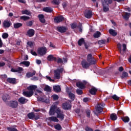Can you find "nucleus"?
<instances>
[{
    "label": "nucleus",
    "instance_id": "1",
    "mask_svg": "<svg viewBox=\"0 0 131 131\" xmlns=\"http://www.w3.org/2000/svg\"><path fill=\"white\" fill-rule=\"evenodd\" d=\"M105 107V103H98L95 106L96 111L94 112V114L98 116V114L102 113L103 112V107Z\"/></svg>",
    "mask_w": 131,
    "mask_h": 131
},
{
    "label": "nucleus",
    "instance_id": "2",
    "mask_svg": "<svg viewBox=\"0 0 131 131\" xmlns=\"http://www.w3.org/2000/svg\"><path fill=\"white\" fill-rule=\"evenodd\" d=\"M64 69L63 68L58 69L54 71V76L56 79H60L61 78V73H63Z\"/></svg>",
    "mask_w": 131,
    "mask_h": 131
},
{
    "label": "nucleus",
    "instance_id": "3",
    "mask_svg": "<svg viewBox=\"0 0 131 131\" xmlns=\"http://www.w3.org/2000/svg\"><path fill=\"white\" fill-rule=\"evenodd\" d=\"M87 61L89 64L91 65H96L97 63V60L95 59V58L93 57L92 54H89L87 56Z\"/></svg>",
    "mask_w": 131,
    "mask_h": 131
},
{
    "label": "nucleus",
    "instance_id": "4",
    "mask_svg": "<svg viewBox=\"0 0 131 131\" xmlns=\"http://www.w3.org/2000/svg\"><path fill=\"white\" fill-rule=\"evenodd\" d=\"M56 113L57 114V118H59L61 121L64 120L65 115L63 112L61 111L60 109H57Z\"/></svg>",
    "mask_w": 131,
    "mask_h": 131
},
{
    "label": "nucleus",
    "instance_id": "5",
    "mask_svg": "<svg viewBox=\"0 0 131 131\" xmlns=\"http://www.w3.org/2000/svg\"><path fill=\"white\" fill-rule=\"evenodd\" d=\"M38 54L40 56H45L47 54V48L46 47H41L38 49L37 50Z\"/></svg>",
    "mask_w": 131,
    "mask_h": 131
},
{
    "label": "nucleus",
    "instance_id": "6",
    "mask_svg": "<svg viewBox=\"0 0 131 131\" xmlns=\"http://www.w3.org/2000/svg\"><path fill=\"white\" fill-rule=\"evenodd\" d=\"M18 101L17 100H11L9 102V106L11 107V108H13V109H16V108H18Z\"/></svg>",
    "mask_w": 131,
    "mask_h": 131
},
{
    "label": "nucleus",
    "instance_id": "7",
    "mask_svg": "<svg viewBox=\"0 0 131 131\" xmlns=\"http://www.w3.org/2000/svg\"><path fill=\"white\" fill-rule=\"evenodd\" d=\"M37 101H38V102H42V103H46V104H49V103H50L49 99H48L46 97V96H43L42 97L38 96V97H37Z\"/></svg>",
    "mask_w": 131,
    "mask_h": 131
},
{
    "label": "nucleus",
    "instance_id": "8",
    "mask_svg": "<svg viewBox=\"0 0 131 131\" xmlns=\"http://www.w3.org/2000/svg\"><path fill=\"white\" fill-rule=\"evenodd\" d=\"M57 31L60 32V33H65L68 30V29L67 27L64 26H60V27H57L56 28Z\"/></svg>",
    "mask_w": 131,
    "mask_h": 131
},
{
    "label": "nucleus",
    "instance_id": "9",
    "mask_svg": "<svg viewBox=\"0 0 131 131\" xmlns=\"http://www.w3.org/2000/svg\"><path fill=\"white\" fill-rule=\"evenodd\" d=\"M54 20L55 23H60L64 21V17L62 15L56 16L54 18Z\"/></svg>",
    "mask_w": 131,
    "mask_h": 131
},
{
    "label": "nucleus",
    "instance_id": "10",
    "mask_svg": "<svg viewBox=\"0 0 131 131\" xmlns=\"http://www.w3.org/2000/svg\"><path fill=\"white\" fill-rule=\"evenodd\" d=\"M81 65L82 68L84 69H89L90 68V66H91V64L88 62L86 60H83L81 61Z\"/></svg>",
    "mask_w": 131,
    "mask_h": 131
},
{
    "label": "nucleus",
    "instance_id": "11",
    "mask_svg": "<svg viewBox=\"0 0 131 131\" xmlns=\"http://www.w3.org/2000/svg\"><path fill=\"white\" fill-rule=\"evenodd\" d=\"M84 17L87 19H91L93 17V12L91 10H88L84 13Z\"/></svg>",
    "mask_w": 131,
    "mask_h": 131
},
{
    "label": "nucleus",
    "instance_id": "12",
    "mask_svg": "<svg viewBox=\"0 0 131 131\" xmlns=\"http://www.w3.org/2000/svg\"><path fill=\"white\" fill-rule=\"evenodd\" d=\"M33 91H24L23 93V95H24L25 97L30 98V97H32V96H33Z\"/></svg>",
    "mask_w": 131,
    "mask_h": 131
},
{
    "label": "nucleus",
    "instance_id": "13",
    "mask_svg": "<svg viewBox=\"0 0 131 131\" xmlns=\"http://www.w3.org/2000/svg\"><path fill=\"white\" fill-rule=\"evenodd\" d=\"M56 108H57V106L55 105L51 106L49 113V115H55V114L57 112V111H56Z\"/></svg>",
    "mask_w": 131,
    "mask_h": 131
},
{
    "label": "nucleus",
    "instance_id": "14",
    "mask_svg": "<svg viewBox=\"0 0 131 131\" xmlns=\"http://www.w3.org/2000/svg\"><path fill=\"white\" fill-rule=\"evenodd\" d=\"M62 108L64 110H69L71 109V105L69 104V102H64L62 103Z\"/></svg>",
    "mask_w": 131,
    "mask_h": 131
},
{
    "label": "nucleus",
    "instance_id": "15",
    "mask_svg": "<svg viewBox=\"0 0 131 131\" xmlns=\"http://www.w3.org/2000/svg\"><path fill=\"white\" fill-rule=\"evenodd\" d=\"M18 102H19L20 104H22L23 105L24 104H26V103L28 102V100L25 97H21L18 99Z\"/></svg>",
    "mask_w": 131,
    "mask_h": 131
},
{
    "label": "nucleus",
    "instance_id": "16",
    "mask_svg": "<svg viewBox=\"0 0 131 131\" xmlns=\"http://www.w3.org/2000/svg\"><path fill=\"white\" fill-rule=\"evenodd\" d=\"M27 35L29 37H32L35 33V31L33 30V29H30L28 31H27Z\"/></svg>",
    "mask_w": 131,
    "mask_h": 131
},
{
    "label": "nucleus",
    "instance_id": "17",
    "mask_svg": "<svg viewBox=\"0 0 131 131\" xmlns=\"http://www.w3.org/2000/svg\"><path fill=\"white\" fill-rule=\"evenodd\" d=\"M11 26H12V23L9 20H4L3 23V27L5 28H9Z\"/></svg>",
    "mask_w": 131,
    "mask_h": 131
},
{
    "label": "nucleus",
    "instance_id": "18",
    "mask_svg": "<svg viewBox=\"0 0 131 131\" xmlns=\"http://www.w3.org/2000/svg\"><path fill=\"white\" fill-rule=\"evenodd\" d=\"M76 85L77 88H79V89H81V90H83V89H85V85H84V84L80 81L77 82L76 83Z\"/></svg>",
    "mask_w": 131,
    "mask_h": 131
},
{
    "label": "nucleus",
    "instance_id": "19",
    "mask_svg": "<svg viewBox=\"0 0 131 131\" xmlns=\"http://www.w3.org/2000/svg\"><path fill=\"white\" fill-rule=\"evenodd\" d=\"M7 81L9 83H11V84H16V78H8L7 79Z\"/></svg>",
    "mask_w": 131,
    "mask_h": 131
},
{
    "label": "nucleus",
    "instance_id": "20",
    "mask_svg": "<svg viewBox=\"0 0 131 131\" xmlns=\"http://www.w3.org/2000/svg\"><path fill=\"white\" fill-rule=\"evenodd\" d=\"M36 89H37V86L35 85H31L27 88V90L30 92H33V91H35Z\"/></svg>",
    "mask_w": 131,
    "mask_h": 131
},
{
    "label": "nucleus",
    "instance_id": "21",
    "mask_svg": "<svg viewBox=\"0 0 131 131\" xmlns=\"http://www.w3.org/2000/svg\"><path fill=\"white\" fill-rule=\"evenodd\" d=\"M97 92H98V89L95 87L92 88L89 91L90 94L93 95V96H95V95L97 94Z\"/></svg>",
    "mask_w": 131,
    "mask_h": 131
},
{
    "label": "nucleus",
    "instance_id": "22",
    "mask_svg": "<svg viewBox=\"0 0 131 131\" xmlns=\"http://www.w3.org/2000/svg\"><path fill=\"white\" fill-rule=\"evenodd\" d=\"M38 18L41 23L44 24L46 22V19H45V15L43 14H39Z\"/></svg>",
    "mask_w": 131,
    "mask_h": 131
},
{
    "label": "nucleus",
    "instance_id": "23",
    "mask_svg": "<svg viewBox=\"0 0 131 131\" xmlns=\"http://www.w3.org/2000/svg\"><path fill=\"white\" fill-rule=\"evenodd\" d=\"M47 60L48 61H55V62L57 61V58L54 57V55L50 54L48 55L47 57Z\"/></svg>",
    "mask_w": 131,
    "mask_h": 131
},
{
    "label": "nucleus",
    "instance_id": "24",
    "mask_svg": "<svg viewBox=\"0 0 131 131\" xmlns=\"http://www.w3.org/2000/svg\"><path fill=\"white\" fill-rule=\"evenodd\" d=\"M48 120H49V121H53V122H59V119L54 116L49 117Z\"/></svg>",
    "mask_w": 131,
    "mask_h": 131
},
{
    "label": "nucleus",
    "instance_id": "25",
    "mask_svg": "<svg viewBox=\"0 0 131 131\" xmlns=\"http://www.w3.org/2000/svg\"><path fill=\"white\" fill-rule=\"evenodd\" d=\"M35 73H36V72H35V71H33L32 73L29 72L26 73V77L28 78H30V77H32L34 75H35Z\"/></svg>",
    "mask_w": 131,
    "mask_h": 131
},
{
    "label": "nucleus",
    "instance_id": "26",
    "mask_svg": "<svg viewBox=\"0 0 131 131\" xmlns=\"http://www.w3.org/2000/svg\"><path fill=\"white\" fill-rule=\"evenodd\" d=\"M42 10L46 13H53V9L51 7H45Z\"/></svg>",
    "mask_w": 131,
    "mask_h": 131
},
{
    "label": "nucleus",
    "instance_id": "27",
    "mask_svg": "<svg viewBox=\"0 0 131 131\" xmlns=\"http://www.w3.org/2000/svg\"><path fill=\"white\" fill-rule=\"evenodd\" d=\"M2 100H3L4 102H7L8 100H10L11 97H10V95L8 94H5L2 96Z\"/></svg>",
    "mask_w": 131,
    "mask_h": 131
},
{
    "label": "nucleus",
    "instance_id": "28",
    "mask_svg": "<svg viewBox=\"0 0 131 131\" xmlns=\"http://www.w3.org/2000/svg\"><path fill=\"white\" fill-rule=\"evenodd\" d=\"M53 91H54L55 93H60V92H61V87L59 85L54 86Z\"/></svg>",
    "mask_w": 131,
    "mask_h": 131
},
{
    "label": "nucleus",
    "instance_id": "29",
    "mask_svg": "<svg viewBox=\"0 0 131 131\" xmlns=\"http://www.w3.org/2000/svg\"><path fill=\"white\" fill-rule=\"evenodd\" d=\"M112 4V0H104L102 6H108Z\"/></svg>",
    "mask_w": 131,
    "mask_h": 131
},
{
    "label": "nucleus",
    "instance_id": "30",
    "mask_svg": "<svg viewBox=\"0 0 131 131\" xmlns=\"http://www.w3.org/2000/svg\"><path fill=\"white\" fill-rule=\"evenodd\" d=\"M110 119L113 121H115L117 119V115L116 114L113 113L110 115Z\"/></svg>",
    "mask_w": 131,
    "mask_h": 131
},
{
    "label": "nucleus",
    "instance_id": "31",
    "mask_svg": "<svg viewBox=\"0 0 131 131\" xmlns=\"http://www.w3.org/2000/svg\"><path fill=\"white\" fill-rule=\"evenodd\" d=\"M85 42V41L84 40V38H81L78 41V45L79 46V47H81L82 46L83 43L84 44Z\"/></svg>",
    "mask_w": 131,
    "mask_h": 131
},
{
    "label": "nucleus",
    "instance_id": "32",
    "mask_svg": "<svg viewBox=\"0 0 131 131\" xmlns=\"http://www.w3.org/2000/svg\"><path fill=\"white\" fill-rule=\"evenodd\" d=\"M109 33L113 36H116L117 35V32H116L115 30L112 29L109 30Z\"/></svg>",
    "mask_w": 131,
    "mask_h": 131
},
{
    "label": "nucleus",
    "instance_id": "33",
    "mask_svg": "<svg viewBox=\"0 0 131 131\" xmlns=\"http://www.w3.org/2000/svg\"><path fill=\"white\" fill-rule=\"evenodd\" d=\"M34 113L33 112H31V113H29L27 115V116L29 118V119H34Z\"/></svg>",
    "mask_w": 131,
    "mask_h": 131
},
{
    "label": "nucleus",
    "instance_id": "34",
    "mask_svg": "<svg viewBox=\"0 0 131 131\" xmlns=\"http://www.w3.org/2000/svg\"><path fill=\"white\" fill-rule=\"evenodd\" d=\"M121 119L123 122L125 123H127V122H129V118L127 116L121 117Z\"/></svg>",
    "mask_w": 131,
    "mask_h": 131
},
{
    "label": "nucleus",
    "instance_id": "35",
    "mask_svg": "<svg viewBox=\"0 0 131 131\" xmlns=\"http://www.w3.org/2000/svg\"><path fill=\"white\" fill-rule=\"evenodd\" d=\"M68 95L70 99H71L72 101H74V100L75 99V95H74V94L70 92L69 93Z\"/></svg>",
    "mask_w": 131,
    "mask_h": 131
},
{
    "label": "nucleus",
    "instance_id": "36",
    "mask_svg": "<svg viewBox=\"0 0 131 131\" xmlns=\"http://www.w3.org/2000/svg\"><path fill=\"white\" fill-rule=\"evenodd\" d=\"M22 65H25L26 67H29L30 65V62L28 61H24L20 62Z\"/></svg>",
    "mask_w": 131,
    "mask_h": 131
},
{
    "label": "nucleus",
    "instance_id": "37",
    "mask_svg": "<svg viewBox=\"0 0 131 131\" xmlns=\"http://www.w3.org/2000/svg\"><path fill=\"white\" fill-rule=\"evenodd\" d=\"M43 90L45 91V92H52V89L50 88V86L48 85H46Z\"/></svg>",
    "mask_w": 131,
    "mask_h": 131
},
{
    "label": "nucleus",
    "instance_id": "38",
    "mask_svg": "<svg viewBox=\"0 0 131 131\" xmlns=\"http://www.w3.org/2000/svg\"><path fill=\"white\" fill-rule=\"evenodd\" d=\"M21 14L23 15H28V16H30V15H31V13L27 10H23L21 11Z\"/></svg>",
    "mask_w": 131,
    "mask_h": 131
},
{
    "label": "nucleus",
    "instance_id": "39",
    "mask_svg": "<svg viewBox=\"0 0 131 131\" xmlns=\"http://www.w3.org/2000/svg\"><path fill=\"white\" fill-rule=\"evenodd\" d=\"M20 20H23L24 21H27V20H29V19H30V17H29V16L23 15L20 16Z\"/></svg>",
    "mask_w": 131,
    "mask_h": 131
},
{
    "label": "nucleus",
    "instance_id": "40",
    "mask_svg": "<svg viewBox=\"0 0 131 131\" xmlns=\"http://www.w3.org/2000/svg\"><path fill=\"white\" fill-rule=\"evenodd\" d=\"M22 24L20 23H17L14 25V28H15V29H17L18 28H20V27H22Z\"/></svg>",
    "mask_w": 131,
    "mask_h": 131
},
{
    "label": "nucleus",
    "instance_id": "41",
    "mask_svg": "<svg viewBox=\"0 0 131 131\" xmlns=\"http://www.w3.org/2000/svg\"><path fill=\"white\" fill-rule=\"evenodd\" d=\"M129 16H130V13L126 12L123 16V18L125 19V20H127L128 19H129Z\"/></svg>",
    "mask_w": 131,
    "mask_h": 131
},
{
    "label": "nucleus",
    "instance_id": "42",
    "mask_svg": "<svg viewBox=\"0 0 131 131\" xmlns=\"http://www.w3.org/2000/svg\"><path fill=\"white\" fill-rule=\"evenodd\" d=\"M126 77H128V74H127L126 72H123L122 76H121V78L122 79H123V78H126Z\"/></svg>",
    "mask_w": 131,
    "mask_h": 131
},
{
    "label": "nucleus",
    "instance_id": "43",
    "mask_svg": "<svg viewBox=\"0 0 131 131\" xmlns=\"http://www.w3.org/2000/svg\"><path fill=\"white\" fill-rule=\"evenodd\" d=\"M93 36L95 38H98V37L101 36V32L97 31L94 34Z\"/></svg>",
    "mask_w": 131,
    "mask_h": 131
},
{
    "label": "nucleus",
    "instance_id": "44",
    "mask_svg": "<svg viewBox=\"0 0 131 131\" xmlns=\"http://www.w3.org/2000/svg\"><path fill=\"white\" fill-rule=\"evenodd\" d=\"M111 98H112V99L115 101H119V99H120V97H118L116 94H114L112 96Z\"/></svg>",
    "mask_w": 131,
    "mask_h": 131
},
{
    "label": "nucleus",
    "instance_id": "45",
    "mask_svg": "<svg viewBox=\"0 0 131 131\" xmlns=\"http://www.w3.org/2000/svg\"><path fill=\"white\" fill-rule=\"evenodd\" d=\"M118 47H117V49L118 50V51H119V52L120 53V54H121L122 55V46H121V44L120 43H118L117 45Z\"/></svg>",
    "mask_w": 131,
    "mask_h": 131
},
{
    "label": "nucleus",
    "instance_id": "46",
    "mask_svg": "<svg viewBox=\"0 0 131 131\" xmlns=\"http://www.w3.org/2000/svg\"><path fill=\"white\" fill-rule=\"evenodd\" d=\"M106 40L105 39L99 40L98 41V44L102 46V45H105V43H106Z\"/></svg>",
    "mask_w": 131,
    "mask_h": 131
},
{
    "label": "nucleus",
    "instance_id": "47",
    "mask_svg": "<svg viewBox=\"0 0 131 131\" xmlns=\"http://www.w3.org/2000/svg\"><path fill=\"white\" fill-rule=\"evenodd\" d=\"M103 11L106 12L109 11V6L107 5H102Z\"/></svg>",
    "mask_w": 131,
    "mask_h": 131
},
{
    "label": "nucleus",
    "instance_id": "48",
    "mask_svg": "<svg viewBox=\"0 0 131 131\" xmlns=\"http://www.w3.org/2000/svg\"><path fill=\"white\" fill-rule=\"evenodd\" d=\"M54 127L55 129H57V130H61V129H62V126H61V125H60L59 124H57L55 125Z\"/></svg>",
    "mask_w": 131,
    "mask_h": 131
},
{
    "label": "nucleus",
    "instance_id": "49",
    "mask_svg": "<svg viewBox=\"0 0 131 131\" xmlns=\"http://www.w3.org/2000/svg\"><path fill=\"white\" fill-rule=\"evenodd\" d=\"M2 37L4 39H6V38H8L9 37V34L8 33H4L2 34Z\"/></svg>",
    "mask_w": 131,
    "mask_h": 131
},
{
    "label": "nucleus",
    "instance_id": "50",
    "mask_svg": "<svg viewBox=\"0 0 131 131\" xmlns=\"http://www.w3.org/2000/svg\"><path fill=\"white\" fill-rule=\"evenodd\" d=\"M80 32H82V24L79 23V25L77 26Z\"/></svg>",
    "mask_w": 131,
    "mask_h": 131
},
{
    "label": "nucleus",
    "instance_id": "51",
    "mask_svg": "<svg viewBox=\"0 0 131 131\" xmlns=\"http://www.w3.org/2000/svg\"><path fill=\"white\" fill-rule=\"evenodd\" d=\"M33 24V21L31 20L29 21H28L26 23L27 26H28L29 27H31V26Z\"/></svg>",
    "mask_w": 131,
    "mask_h": 131
},
{
    "label": "nucleus",
    "instance_id": "52",
    "mask_svg": "<svg viewBox=\"0 0 131 131\" xmlns=\"http://www.w3.org/2000/svg\"><path fill=\"white\" fill-rule=\"evenodd\" d=\"M76 93H77V95H79V96H80V95H82V94H83V92L82 91V90H80V89H77L76 90Z\"/></svg>",
    "mask_w": 131,
    "mask_h": 131
},
{
    "label": "nucleus",
    "instance_id": "53",
    "mask_svg": "<svg viewBox=\"0 0 131 131\" xmlns=\"http://www.w3.org/2000/svg\"><path fill=\"white\" fill-rule=\"evenodd\" d=\"M22 71H23V68L18 67L16 69V72H18V73H21V72H22Z\"/></svg>",
    "mask_w": 131,
    "mask_h": 131
},
{
    "label": "nucleus",
    "instance_id": "54",
    "mask_svg": "<svg viewBox=\"0 0 131 131\" xmlns=\"http://www.w3.org/2000/svg\"><path fill=\"white\" fill-rule=\"evenodd\" d=\"M27 45L30 47V48H32L33 47V42L31 41H28L27 42Z\"/></svg>",
    "mask_w": 131,
    "mask_h": 131
},
{
    "label": "nucleus",
    "instance_id": "55",
    "mask_svg": "<svg viewBox=\"0 0 131 131\" xmlns=\"http://www.w3.org/2000/svg\"><path fill=\"white\" fill-rule=\"evenodd\" d=\"M75 112L76 113H77V114H78V116H79L80 117H81V114H80V109L79 108H77L75 110Z\"/></svg>",
    "mask_w": 131,
    "mask_h": 131
},
{
    "label": "nucleus",
    "instance_id": "56",
    "mask_svg": "<svg viewBox=\"0 0 131 131\" xmlns=\"http://www.w3.org/2000/svg\"><path fill=\"white\" fill-rule=\"evenodd\" d=\"M56 62H57V64L62 63H63V59H62V58H58L56 60Z\"/></svg>",
    "mask_w": 131,
    "mask_h": 131
},
{
    "label": "nucleus",
    "instance_id": "57",
    "mask_svg": "<svg viewBox=\"0 0 131 131\" xmlns=\"http://www.w3.org/2000/svg\"><path fill=\"white\" fill-rule=\"evenodd\" d=\"M71 26L72 29H75V28L77 27V25H76V24L75 23H73L71 24Z\"/></svg>",
    "mask_w": 131,
    "mask_h": 131
},
{
    "label": "nucleus",
    "instance_id": "58",
    "mask_svg": "<svg viewBox=\"0 0 131 131\" xmlns=\"http://www.w3.org/2000/svg\"><path fill=\"white\" fill-rule=\"evenodd\" d=\"M52 98L54 101H56V100L59 99V96L57 95H52Z\"/></svg>",
    "mask_w": 131,
    "mask_h": 131
},
{
    "label": "nucleus",
    "instance_id": "59",
    "mask_svg": "<svg viewBox=\"0 0 131 131\" xmlns=\"http://www.w3.org/2000/svg\"><path fill=\"white\" fill-rule=\"evenodd\" d=\"M123 49L122 51L125 53V51H126V45L125 43H123L122 45Z\"/></svg>",
    "mask_w": 131,
    "mask_h": 131
},
{
    "label": "nucleus",
    "instance_id": "60",
    "mask_svg": "<svg viewBox=\"0 0 131 131\" xmlns=\"http://www.w3.org/2000/svg\"><path fill=\"white\" fill-rule=\"evenodd\" d=\"M7 129L9 131H18V130H17L16 128H13V127H8Z\"/></svg>",
    "mask_w": 131,
    "mask_h": 131
},
{
    "label": "nucleus",
    "instance_id": "61",
    "mask_svg": "<svg viewBox=\"0 0 131 131\" xmlns=\"http://www.w3.org/2000/svg\"><path fill=\"white\" fill-rule=\"evenodd\" d=\"M86 116L87 117H88V118H91V111L88 110L86 112Z\"/></svg>",
    "mask_w": 131,
    "mask_h": 131
},
{
    "label": "nucleus",
    "instance_id": "62",
    "mask_svg": "<svg viewBox=\"0 0 131 131\" xmlns=\"http://www.w3.org/2000/svg\"><path fill=\"white\" fill-rule=\"evenodd\" d=\"M84 46L85 49H86V50H88V49H89V48H90V43H86L85 42V43H84Z\"/></svg>",
    "mask_w": 131,
    "mask_h": 131
},
{
    "label": "nucleus",
    "instance_id": "63",
    "mask_svg": "<svg viewBox=\"0 0 131 131\" xmlns=\"http://www.w3.org/2000/svg\"><path fill=\"white\" fill-rule=\"evenodd\" d=\"M53 3L54 5H60V1L59 0H53Z\"/></svg>",
    "mask_w": 131,
    "mask_h": 131
},
{
    "label": "nucleus",
    "instance_id": "64",
    "mask_svg": "<svg viewBox=\"0 0 131 131\" xmlns=\"http://www.w3.org/2000/svg\"><path fill=\"white\" fill-rule=\"evenodd\" d=\"M86 131H94V130H93V128H90V127H86L85 128Z\"/></svg>",
    "mask_w": 131,
    "mask_h": 131
}]
</instances>
